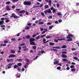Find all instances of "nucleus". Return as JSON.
<instances>
[{
	"label": "nucleus",
	"mask_w": 79,
	"mask_h": 79,
	"mask_svg": "<svg viewBox=\"0 0 79 79\" xmlns=\"http://www.w3.org/2000/svg\"><path fill=\"white\" fill-rule=\"evenodd\" d=\"M73 37V35L71 34H69L68 36H66V38L67 39H69L67 40V41L68 42H70V41H72L73 40L72 39V37Z\"/></svg>",
	"instance_id": "obj_1"
},
{
	"label": "nucleus",
	"mask_w": 79,
	"mask_h": 79,
	"mask_svg": "<svg viewBox=\"0 0 79 79\" xmlns=\"http://www.w3.org/2000/svg\"><path fill=\"white\" fill-rule=\"evenodd\" d=\"M23 4L24 5L30 6L31 5V2L29 1H24L23 2Z\"/></svg>",
	"instance_id": "obj_2"
},
{
	"label": "nucleus",
	"mask_w": 79,
	"mask_h": 79,
	"mask_svg": "<svg viewBox=\"0 0 79 79\" xmlns=\"http://www.w3.org/2000/svg\"><path fill=\"white\" fill-rule=\"evenodd\" d=\"M52 13V11L50 9H48L44 11V13H45V14H47V13Z\"/></svg>",
	"instance_id": "obj_3"
},
{
	"label": "nucleus",
	"mask_w": 79,
	"mask_h": 79,
	"mask_svg": "<svg viewBox=\"0 0 79 79\" xmlns=\"http://www.w3.org/2000/svg\"><path fill=\"white\" fill-rule=\"evenodd\" d=\"M4 19H5V18L3 17L1 19V20L2 21H0V25H3V24L4 23Z\"/></svg>",
	"instance_id": "obj_4"
},
{
	"label": "nucleus",
	"mask_w": 79,
	"mask_h": 79,
	"mask_svg": "<svg viewBox=\"0 0 79 79\" xmlns=\"http://www.w3.org/2000/svg\"><path fill=\"white\" fill-rule=\"evenodd\" d=\"M50 10H53L52 13L54 14L56 12V10L54 9V7H53V6H52V7L50 8Z\"/></svg>",
	"instance_id": "obj_5"
},
{
	"label": "nucleus",
	"mask_w": 79,
	"mask_h": 79,
	"mask_svg": "<svg viewBox=\"0 0 79 79\" xmlns=\"http://www.w3.org/2000/svg\"><path fill=\"white\" fill-rule=\"evenodd\" d=\"M17 13H23V14H24L26 13V11L24 10H22L20 11L17 12Z\"/></svg>",
	"instance_id": "obj_6"
},
{
	"label": "nucleus",
	"mask_w": 79,
	"mask_h": 79,
	"mask_svg": "<svg viewBox=\"0 0 79 79\" xmlns=\"http://www.w3.org/2000/svg\"><path fill=\"white\" fill-rule=\"evenodd\" d=\"M16 56L14 54H10L8 56V58H13L14 57H16Z\"/></svg>",
	"instance_id": "obj_7"
},
{
	"label": "nucleus",
	"mask_w": 79,
	"mask_h": 79,
	"mask_svg": "<svg viewBox=\"0 0 79 79\" xmlns=\"http://www.w3.org/2000/svg\"><path fill=\"white\" fill-rule=\"evenodd\" d=\"M35 39L33 38H31L29 39V41L30 42H34V41H35Z\"/></svg>",
	"instance_id": "obj_8"
},
{
	"label": "nucleus",
	"mask_w": 79,
	"mask_h": 79,
	"mask_svg": "<svg viewBox=\"0 0 79 79\" xmlns=\"http://www.w3.org/2000/svg\"><path fill=\"white\" fill-rule=\"evenodd\" d=\"M23 51H26L27 50H29V48H27L26 46H23Z\"/></svg>",
	"instance_id": "obj_9"
},
{
	"label": "nucleus",
	"mask_w": 79,
	"mask_h": 79,
	"mask_svg": "<svg viewBox=\"0 0 79 79\" xmlns=\"http://www.w3.org/2000/svg\"><path fill=\"white\" fill-rule=\"evenodd\" d=\"M6 8V10H7V11H10L11 10V9L10 8V6H7Z\"/></svg>",
	"instance_id": "obj_10"
},
{
	"label": "nucleus",
	"mask_w": 79,
	"mask_h": 79,
	"mask_svg": "<svg viewBox=\"0 0 79 79\" xmlns=\"http://www.w3.org/2000/svg\"><path fill=\"white\" fill-rule=\"evenodd\" d=\"M12 65V64H8L7 65V66H8V69H10L11 68V66Z\"/></svg>",
	"instance_id": "obj_11"
},
{
	"label": "nucleus",
	"mask_w": 79,
	"mask_h": 79,
	"mask_svg": "<svg viewBox=\"0 0 79 79\" xmlns=\"http://www.w3.org/2000/svg\"><path fill=\"white\" fill-rule=\"evenodd\" d=\"M30 44L31 45H35V43L34 42H30Z\"/></svg>",
	"instance_id": "obj_12"
},
{
	"label": "nucleus",
	"mask_w": 79,
	"mask_h": 79,
	"mask_svg": "<svg viewBox=\"0 0 79 79\" xmlns=\"http://www.w3.org/2000/svg\"><path fill=\"white\" fill-rule=\"evenodd\" d=\"M57 40H59L60 41H61L62 40H66V39L65 38H61L60 39L59 38L57 39Z\"/></svg>",
	"instance_id": "obj_13"
},
{
	"label": "nucleus",
	"mask_w": 79,
	"mask_h": 79,
	"mask_svg": "<svg viewBox=\"0 0 79 79\" xmlns=\"http://www.w3.org/2000/svg\"><path fill=\"white\" fill-rule=\"evenodd\" d=\"M48 5L49 6H51L52 5V1L51 0H49L48 1Z\"/></svg>",
	"instance_id": "obj_14"
},
{
	"label": "nucleus",
	"mask_w": 79,
	"mask_h": 79,
	"mask_svg": "<svg viewBox=\"0 0 79 79\" xmlns=\"http://www.w3.org/2000/svg\"><path fill=\"white\" fill-rule=\"evenodd\" d=\"M67 47V46L65 45H63L61 47V48H66Z\"/></svg>",
	"instance_id": "obj_15"
},
{
	"label": "nucleus",
	"mask_w": 79,
	"mask_h": 79,
	"mask_svg": "<svg viewBox=\"0 0 79 79\" xmlns=\"http://www.w3.org/2000/svg\"><path fill=\"white\" fill-rule=\"evenodd\" d=\"M59 63V61H56L54 62V64H58Z\"/></svg>",
	"instance_id": "obj_16"
},
{
	"label": "nucleus",
	"mask_w": 79,
	"mask_h": 79,
	"mask_svg": "<svg viewBox=\"0 0 79 79\" xmlns=\"http://www.w3.org/2000/svg\"><path fill=\"white\" fill-rule=\"evenodd\" d=\"M26 39H30V36L29 35H27L25 36Z\"/></svg>",
	"instance_id": "obj_17"
},
{
	"label": "nucleus",
	"mask_w": 79,
	"mask_h": 79,
	"mask_svg": "<svg viewBox=\"0 0 79 79\" xmlns=\"http://www.w3.org/2000/svg\"><path fill=\"white\" fill-rule=\"evenodd\" d=\"M19 17H18L16 15H15V16H14V19H16V18H19Z\"/></svg>",
	"instance_id": "obj_18"
},
{
	"label": "nucleus",
	"mask_w": 79,
	"mask_h": 79,
	"mask_svg": "<svg viewBox=\"0 0 79 79\" xmlns=\"http://www.w3.org/2000/svg\"><path fill=\"white\" fill-rule=\"evenodd\" d=\"M54 27V26H53V25H52V26H50L49 27V28L51 30V29H52V28H53V27Z\"/></svg>",
	"instance_id": "obj_19"
},
{
	"label": "nucleus",
	"mask_w": 79,
	"mask_h": 79,
	"mask_svg": "<svg viewBox=\"0 0 79 79\" xmlns=\"http://www.w3.org/2000/svg\"><path fill=\"white\" fill-rule=\"evenodd\" d=\"M32 48L33 50H36V49L37 48V47L35 46H33Z\"/></svg>",
	"instance_id": "obj_20"
},
{
	"label": "nucleus",
	"mask_w": 79,
	"mask_h": 79,
	"mask_svg": "<svg viewBox=\"0 0 79 79\" xmlns=\"http://www.w3.org/2000/svg\"><path fill=\"white\" fill-rule=\"evenodd\" d=\"M15 14L14 13H12L11 15V16H10V18H14V16H15Z\"/></svg>",
	"instance_id": "obj_21"
},
{
	"label": "nucleus",
	"mask_w": 79,
	"mask_h": 79,
	"mask_svg": "<svg viewBox=\"0 0 79 79\" xmlns=\"http://www.w3.org/2000/svg\"><path fill=\"white\" fill-rule=\"evenodd\" d=\"M51 51H54V52H55V51H58V50L55 49H51Z\"/></svg>",
	"instance_id": "obj_22"
},
{
	"label": "nucleus",
	"mask_w": 79,
	"mask_h": 79,
	"mask_svg": "<svg viewBox=\"0 0 79 79\" xmlns=\"http://www.w3.org/2000/svg\"><path fill=\"white\" fill-rule=\"evenodd\" d=\"M62 56L63 58H67V56L64 55V54H63Z\"/></svg>",
	"instance_id": "obj_23"
},
{
	"label": "nucleus",
	"mask_w": 79,
	"mask_h": 79,
	"mask_svg": "<svg viewBox=\"0 0 79 79\" xmlns=\"http://www.w3.org/2000/svg\"><path fill=\"white\" fill-rule=\"evenodd\" d=\"M44 24V22H40L39 23V24H40H40Z\"/></svg>",
	"instance_id": "obj_24"
},
{
	"label": "nucleus",
	"mask_w": 79,
	"mask_h": 79,
	"mask_svg": "<svg viewBox=\"0 0 79 79\" xmlns=\"http://www.w3.org/2000/svg\"><path fill=\"white\" fill-rule=\"evenodd\" d=\"M73 59H74V60H77L78 61V60H79V59H78V58H77V57H74Z\"/></svg>",
	"instance_id": "obj_25"
},
{
	"label": "nucleus",
	"mask_w": 79,
	"mask_h": 79,
	"mask_svg": "<svg viewBox=\"0 0 79 79\" xmlns=\"http://www.w3.org/2000/svg\"><path fill=\"white\" fill-rule=\"evenodd\" d=\"M48 5H45V6H44V8L45 9L46 8H48Z\"/></svg>",
	"instance_id": "obj_26"
},
{
	"label": "nucleus",
	"mask_w": 79,
	"mask_h": 79,
	"mask_svg": "<svg viewBox=\"0 0 79 79\" xmlns=\"http://www.w3.org/2000/svg\"><path fill=\"white\" fill-rule=\"evenodd\" d=\"M62 60L63 61H68V60L66 59H62Z\"/></svg>",
	"instance_id": "obj_27"
},
{
	"label": "nucleus",
	"mask_w": 79,
	"mask_h": 79,
	"mask_svg": "<svg viewBox=\"0 0 79 79\" xmlns=\"http://www.w3.org/2000/svg\"><path fill=\"white\" fill-rule=\"evenodd\" d=\"M36 39H37V40H39V39H40V36L38 35L37 37H36L35 38Z\"/></svg>",
	"instance_id": "obj_28"
},
{
	"label": "nucleus",
	"mask_w": 79,
	"mask_h": 79,
	"mask_svg": "<svg viewBox=\"0 0 79 79\" xmlns=\"http://www.w3.org/2000/svg\"><path fill=\"white\" fill-rule=\"evenodd\" d=\"M71 71L73 72V71H76V69L75 68H74V69H71Z\"/></svg>",
	"instance_id": "obj_29"
},
{
	"label": "nucleus",
	"mask_w": 79,
	"mask_h": 79,
	"mask_svg": "<svg viewBox=\"0 0 79 79\" xmlns=\"http://www.w3.org/2000/svg\"><path fill=\"white\" fill-rule=\"evenodd\" d=\"M8 42V40H4V44H7Z\"/></svg>",
	"instance_id": "obj_30"
},
{
	"label": "nucleus",
	"mask_w": 79,
	"mask_h": 79,
	"mask_svg": "<svg viewBox=\"0 0 79 79\" xmlns=\"http://www.w3.org/2000/svg\"><path fill=\"white\" fill-rule=\"evenodd\" d=\"M44 6V4H41L40 5V6H39V8H41V7H42V6Z\"/></svg>",
	"instance_id": "obj_31"
},
{
	"label": "nucleus",
	"mask_w": 79,
	"mask_h": 79,
	"mask_svg": "<svg viewBox=\"0 0 79 79\" xmlns=\"http://www.w3.org/2000/svg\"><path fill=\"white\" fill-rule=\"evenodd\" d=\"M45 36H46V35L44 34V35H42L40 36V38H43V37H45Z\"/></svg>",
	"instance_id": "obj_32"
},
{
	"label": "nucleus",
	"mask_w": 79,
	"mask_h": 79,
	"mask_svg": "<svg viewBox=\"0 0 79 79\" xmlns=\"http://www.w3.org/2000/svg\"><path fill=\"white\" fill-rule=\"evenodd\" d=\"M1 46H3V47H5V46H6V44H1Z\"/></svg>",
	"instance_id": "obj_33"
},
{
	"label": "nucleus",
	"mask_w": 79,
	"mask_h": 79,
	"mask_svg": "<svg viewBox=\"0 0 79 79\" xmlns=\"http://www.w3.org/2000/svg\"><path fill=\"white\" fill-rule=\"evenodd\" d=\"M18 66H21V65H22V64L21 63H19L18 64H17Z\"/></svg>",
	"instance_id": "obj_34"
},
{
	"label": "nucleus",
	"mask_w": 79,
	"mask_h": 79,
	"mask_svg": "<svg viewBox=\"0 0 79 79\" xmlns=\"http://www.w3.org/2000/svg\"><path fill=\"white\" fill-rule=\"evenodd\" d=\"M10 1H8V2H6V5H7V4H10Z\"/></svg>",
	"instance_id": "obj_35"
},
{
	"label": "nucleus",
	"mask_w": 79,
	"mask_h": 79,
	"mask_svg": "<svg viewBox=\"0 0 79 79\" xmlns=\"http://www.w3.org/2000/svg\"><path fill=\"white\" fill-rule=\"evenodd\" d=\"M10 52L12 53H15V50H10Z\"/></svg>",
	"instance_id": "obj_36"
},
{
	"label": "nucleus",
	"mask_w": 79,
	"mask_h": 79,
	"mask_svg": "<svg viewBox=\"0 0 79 79\" xmlns=\"http://www.w3.org/2000/svg\"><path fill=\"white\" fill-rule=\"evenodd\" d=\"M50 45H55V44L53 43H50L49 44Z\"/></svg>",
	"instance_id": "obj_37"
},
{
	"label": "nucleus",
	"mask_w": 79,
	"mask_h": 79,
	"mask_svg": "<svg viewBox=\"0 0 79 79\" xmlns=\"http://www.w3.org/2000/svg\"><path fill=\"white\" fill-rule=\"evenodd\" d=\"M5 22H6V23H9V22H10V21L9 19L8 20H6Z\"/></svg>",
	"instance_id": "obj_38"
},
{
	"label": "nucleus",
	"mask_w": 79,
	"mask_h": 79,
	"mask_svg": "<svg viewBox=\"0 0 79 79\" xmlns=\"http://www.w3.org/2000/svg\"><path fill=\"white\" fill-rule=\"evenodd\" d=\"M11 60H12V59L10 60V59H7L6 60L7 61V62H10V61H11Z\"/></svg>",
	"instance_id": "obj_39"
},
{
	"label": "nucleus",
	"mask_w": 79,
	"mask_h": 79,
	"mask_svg": "<svg viewBox=\"0 0 79 79\" xmlns=\"http://www.w3.org/2000/svg\"><path fill=\"white\" fill-rule=\"evenodd\" d=\"M23 60L21 59H17L16 60H15V61H22Z\"/></svg>",
	"instance_id": "obj_40"
},
{
	"label": "nucleus",
	"mask_w": 79,
	"mask_h": 79,
	"mask_svg": "<svg viewBox=\"0 0 79 79\" xmlns=\"http://www.w3.org/2000/svg\"><path fill=\"white\" fill-rule=\"evenodd\" d=\"M30 27H27V28H25V29H26V30H28V29H30Z\"/></svg>",
	"instance_id": "obj_41"
},
{
	"label": "nucleus",
	"mask_w": 79,
	"mask_h": 79,
	"mask_svg": "<svg viewBox=\"0 0 79 79\" xmlns=\"http://www.w3.org/2000/svg\"><path fill=\"white\" fill-rule=\"evenodd\" d=\"M11 40L15 42V41L16 40V39H15V38H12L11 39Z\"/></svg>",
	"instance_id": "obj_42"
},
{
	"label": "nucleus",
	"mask_w": 79,
	"mask_h": 79,
	"mask_svg": "<svg viewBox=\"0 0 79 79\" xmlns=\"http://www.w3.org/2000/svg\"><path fill=\"white\" fill-rule=\"evenodd\" d=\"M54 42H58V40H56V39H55L54 40Z\"/></svg>",
	"instance_id": "obj_43"
},
{
	"label": "nucleus",
	"mask_w": 79,
	"mask_h": 79,
	"mask_svg": "<svg viewBox=\"0 0 79 79\" xmlns=\"http://www.w3.org/2000/svg\"><path fill=\"white\" fill-rule=\"evenodd\" d=\"M62 53L64 54H66V53H67V52H62Z\"/></svg>",
	"instance_id": "obj_44"
},
{
	"label": "nucleus",
	"mask_w": 79,
	"mask_h": 79,
	"mask_svg": "<svg viewBox=\"0 0 79 79\" xmlns=\"http://www.w3.org/2000/svg\"><path fill=\"white\" fill-rule=\"evenodd\" d=\"M57 15H58V16H61V14H60V13H59V12H58L57 13Z\"/></svg>",
	"instance_id": "obj_45"
},
{
	"label": "nucleus",
	"mask_w": 79,
	"mask_h": 79,
	"mask_svg": "<svg viewBox=\"0 0 79 79\" xmlns=\"http://www.w3.org/2000/svg\"><path fill=\"white\" fill-rule=\"evenodd\" d=\"M70 68H74V65H71L70 67Z\"/></svg>",
	"instance_id": "obj_46"
},
{
	"label": "nucleus",
	"mask_w": 79,
	"mask_h": 79,
	"mask_svg": "<svg viewBox=\"0 0 79 79\" xmlns=\"http://www.w3.org/2000/svg\"><path fill=\"white\" fill-rule=\"evenodd\" d=\"M60 69H61V67H58L57 68V69H58V70H59Z\"/></svg>",
	"instance_id": "obj_47"
},
{
	"label": "nucleus",
	"mask_w": 79,
	"mask_h": 79,
	"mask_svg": "<svg viewBox=\"0 0 79 79\" xmlns=\"http://www.w3.org/2000/svg\"><path fill=\"white\" fill-rule=\"evenodd\" d=\"M25 45V43L22 44L20 45V46H23V45Z\"/></svg>",
	"instance_id": "obj_48"
},
{
	"label": "nucleus",
	"mask_w": 79,
	"mask_h": 79,
	"mask_svg": "<svg viewBox=\"0 0 79 79\" xmlns=\"http://www.w3.org/2000/svg\"><path fill=\"white\" fill-rule=\"evenodd\" d=\"M51 37H52V36H50L46 37V38L47 39H50V38H51Z\"/></svg>",
	"instance_id": "obj_49"
},
{
	"label": "nucleus",
	"mask_w": 79,
	"mask_h": 79,
	"mask_svg": "<svg viewBox=\"0 0 79 79\" xmlns=\"http://www.w3.org/2000/svg\"><path fill=\"white\" fill-rule=\"evenodd\" d=\"M25 61H26L27 62H29V59H25Z\"/></svg>",
	"instance_id": "obj_50"
},
{
	"label": "nucleus",
	"mask_w": 79,
	"mask_h": 79,
	"mask_svg": "<svg viewBox=\"0 0 79 79\" xmlns=\"http://www.w3.org/2000/svg\"><path fill=\"white\" fill-rule=\"evenodd\" d=\"M14 68H15V69H16L17 68V65H14Z\"/></svg>",
	"instance_id": "obj_51"
},
{
	"label": "nucleus",
	"mask_w": 79,
	"mask_h": 79,
	"mask_svg": "<svg viewBox=\"0 0 79 79\" xmlns=\"http://www.w3.org/2000/svg\"><path fill=\"white\" fill-rule=\"evenodd\" d=\"M52 16L51 15H50L49 16V17H48V18H49V19H52Z\"/></svg>",
	"instance_id": "obj_52"
},
{
	"label": "nucleus",
	"mask_w": 79,
	"mask_h": 79,
	"mask_svg": "<svg viewBox=\"0 0 79 79\" xmlns=\"http://www.w3.org/2000/svg\"><path fill=\"white\" fill-rule=\"evenodd\" d=\"M72 64H73V65H76V63L74 62H72L71 63Z\"/></svg>",
	"instance_id": "obj_53"
},
{
	"label": "nucleus",
	"mask_w": 79,
	"mask_h": 79,
	"mask_svg": "<svg viewBox=\"0 0 79 79\" xmlns=\"http://www.w3.org/2000/svg\"><path fill=\"white\" fill-rule=\"evenodd\" d=\"M39 7V6H34L33 7V8H38Z\"/></svg>",
	"instance_id": "obj_54"
},
{
	"label": "nucleus",
	"mask_w": 79,
	"mask_h": 79,
	"mask_svg": "<svg viewBox=\"0 0 79 79\" xmlns=\"http://www.w3.org/2000/svg\"><path fill=\"white\" fill-rule=\"evenodd\" d=\"M43 42H45L46 41V39L45 38H43Z\"/></svg>",
	"instance_id": "obj_55"
},
{
	"label": "nucleus",
	"mask_w": 79,
	"mask_h": 79,
	"mask_svg": "<svg viewBox=\"0 0 79 79\" xmlns=\"http://www.w3.org/2000/svg\"><path fill=\"white\" fill-rule=\"evenodd\" d=\"M40 53H41V52L39 51V53L37 54V55H40Z\"/></svg>",
	"instance_id": "obj_56"
},
{
	"label": "nucleus",
	"mask_w": 79,
	"mask_h": 79,
	"mask_svg": "<svg viewBox=\"0 0 79 79\" xmlns=\"http://www.w3.org/2000/svg\"><path fill=\"white\" fill-rule=\"evenodd\" d=\"M41 53H42V54L44 53H45V51H41Z\"/></svg>",
	"instance_id": "obj_57"
},
{
	"label": "nucleus",
	"mask_w": 79,
	"mask_h": 79,
	"mask_svg": "<svg viewBox=\"0 0 79 79\" xmlns=\"http://www.w3.org/2000/svg\"><path fill=\"white\" fill-rule=\"evenodd\" d=\"M76 49L75 48H72V51H74V50H76Z\"/></svg>",
	"instance_id": "obj_58"
},
{
	"label": "nucleus",
	"mask_w": 79,
	"mask_h": 79,
	"mask_svg": "<svg viewBox=\"0 0 79 79\" xmlns=\"http://www.w3.org/2000/svg\"><path fill=\"white\" fill-rule=\"evenodd\" d=\"M56 5H57V7H59L60 5H59V4H58V3H57Z\"/></svg>",
	"instance_id": "obj_59"
},
{
	"label": "nucleus",
	"mask_w": 79,
	"mask_h": 79,
	"mask_svg": "<svg viewBox=\"0 0 79 79\" xmlns=\"http://www.w3.org/2000/svg\"><path fill=\"white\" fill-rule=\"evenodd\" d=\"M36 34H35L34 35H32V37H36Z\"/></svg>",
	"instance_id": "obj_60"
},
{
	"label": "nucleus",
	"mask_w": 79,
	"mask_h": 79,
	"mask_svg": "<svg viewBox=\"0 0 79 79\" xmlns=\"http://www.w3.org/2000/svg\"><path fill=\"white\" fill-rule=\"evenodd\" d=\"M5 27V25H1V27Z\"/></svg>",
	"instance_id": "obj_61"
},
{
	"label": "nucleus",
	"mask_w": 79,
	"mask_h": 79,
	"mask_svg": "<svg viewBox=\"0 0 79 79\" xmlns=\"http://www.w3.org/2000/svg\"><path fill=\"white\" fill-rule=\"evenodd\" d=\"M49 41H46L44 42L43 43L44 44H46V43H47V42H48Z\"/></svg>",
	"instance_id": "obj_62"
},
{
	"label": "nucleus",
	"mask_w": 79,
	"mask_h": 79,
	"mask_svg": "<svg viewBox=\"0 0 79 79\" xmlns=\"http://www.w3.org/2000/svg\"><path fill=\"white\" fill-rule=\"evenodd\" d=\"M8 19H9V18H5V20H8Z\"/></svg>",
	"instance_id": "obj_63"
},
{
	"label": "nucleus",
	"mask_w": 79,
	"mask_h": 79,
	"mask_svg": "<svg viewBox=\"0 0 79 79\" xmlns=\"http://www.w3.org/2000/svg\"><path fill=\"white\" fill-rule=\"evenodd\" d=\"M19 50H21V47H19Z\"/></svg>",
	"instance_id": "obj_64"
}]
</instances>
